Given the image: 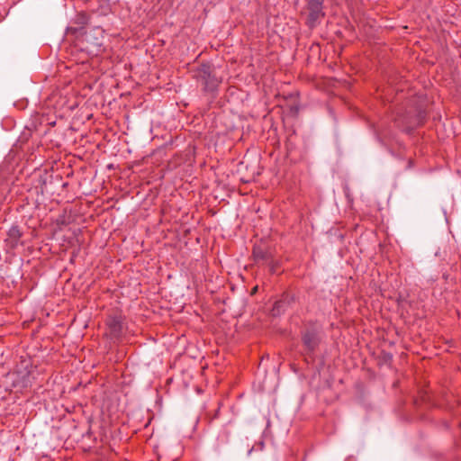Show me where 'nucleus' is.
<instances>
[{"label":"nucleus","instance_id":"obj_1","mask_svg":"<svg viewBox=\"0 0 461 461\" xmlns=\"http://www.w3.org/2000/svg\"><path fill=\"white\" fill-rule=\"evenodd\" d=\"M195 77L203 84V90L206 92H214L221 82L215 76L213 68L207 64H203L197 69Z\"/></svg>","mask_w":461,"mask_h":461},{"label":"nucleus","instance_id":"obj_2","mask_svg":"<svg viewBox=\"0 0 461 461\" xmlns=\"http://www.w3.org/2000/svg\"><path fill=\"white\" fill-rule=\"evenodd\" d=\"M321 330L315 326L307 327L302 333V341L306 354L312 356L321 343Z\"/></svg>","mask_w":461,"mask_h":461},{"label":"nucleus","instance_id":"obj_3","mask_svg":"<svg viewBox=\"0 0 461 461\" xmlns=\"http://www.w3.org/2000/svg\"><path fill=\"white\" fill-rule=\"evenodd\" d=\"M308 18L307 24L311 28L317 26L321 18L324 17L323 0H308L307 3Z\"/></svg>","mask_w":461,"mask_h":461},{"label":"nucleus","instance_id":"obj_4","mask_svg":"<svg viewBox=\"0 0 461 461\" xmlns=\"http://www.w3.org/2000/svg\"><path fill=\"white\" fill-rule=\"evenodd\" d=\"M252 253L257 263L267 264L274 257L272 248L265 242L255 244Z\"/></svg>","mask_w":461,"mask_h":461},{"label":"nucleus","instance_id":"obj_5","mask_svg":"<svg viewBox=\"0 0 461 461\" xmlns=\"http://www.w3.org/2000/svg\"><path fill=\"white\" fill-rule=\"evenodd\" d=\"M23 236V233L18 226H12L7 232V238L5 240L8 247L12 249H16L20 244V240Z\"/></svg>","mask_w":461,"mask_h":461},{"label":"nucleus","instance_id":"obj_6","mask_svg":"<svg viewBox=\"0 0 461 461\" xmlns=\"http://www.w3.org/2000/svg\"><path fill=\"white\" fill-rule=\"evenodd\" d=\"M292 301H293V297H291L288 294L283 296L282 299L276 301L271 310L272 315L278 316V315L284 313L287 310V308L290 305Z\"/></svg>","mask_w":461,"mask_h":461},{"label":"nucleus","instance_id":"obj_7","mask_svg":"<svg viewBox=\"0 0 461 461\" xmlns=\"http://www.w3.org/2000/svg\"><path fill=\"white\" fill-rule=\"evenodd\" d=\"M107 325L113 337L119 338L122 333V321L121 317H111Z\"/></svg>","mask_w":461,"mask_h":461},{"label":"nucleus","instance_id":"obj_8","mask_svg":"<svg viewBox=\"0 0 461 461\" xmlns=\"http://www.w3.org/2000/svg\"><path fill=\"white\" fill-rule=\"evenodd\" d=\"M266 265L268 266L271 274L275 275L278 273L279 262L275 259L274 257L271 258V261L267 262Z\"/></svg>","mask_w":461,"mask_h":461},{"label":"nucleus","instance_id":"obj_9","mask_svg":"<svg viewBox=\"0 0 461 461\" xmlns=\"http://www.w3.org/2000/svg\"><path fill=\"white\" fill-rule=\"evenodd\" d=\"M424 118H425L424 113L423 112H419V113H418V120H419L418 124L422 123Z\"/></svg>","mask_w":461,"mask_h":461},{"label":"nucleus","instance_id":"obj_10","mask_svg":"<svg viewBox=\"0 0 461 461\" xmlns=\"http://www.w3.org/2000/svg\"><path fill=\"white\" fill-rule=\"evenodd\" d=\"M82 19H84V23H87V21L86 20V15H82Z\"/></svg>","mask_w":461,"mask_h":461}]
</instances>
